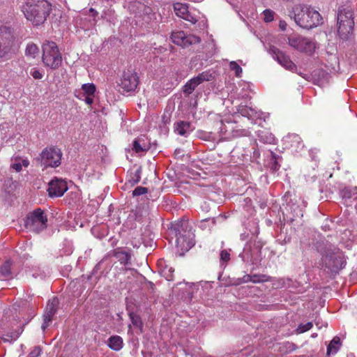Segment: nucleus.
<instances>
[{"instance_id": "obj_54", "label": "nucleus", "mask_w": 357, "mask_h": 357, "mask_svg": "<svg viewBox=\"0 0 357 357\" xmlns=\"http://www.w3.org/2000/svg\"><path fill=\"white\" fill-rule=\"evenodd\" d=\"M315 336H317V334L312 335V337H315Z\"/></svg>"}, {"instance_id": "obj_10", "label": "nucleus", "mask_w": 357, "mask_h": 357, "mask_svg": "<svg viewBox=\"0 0 357 357\" xmlns=\"http://www.w3.org/2000/svg\"><path fill=\"white\" fill-rule=\"evenodd\" d=\"M288 44L294 49L308 54H312L315 50V44L310 39L299 35L288 37Z\"/></svg>"}, {"instance_id": "obj_8", "label": "nucleus", "mask_w": 357, "mask_h": 357, "mask_svg": "<svg viewBox=\"0 0 357 357\" xmlns=\"http://www.w3.org/2000/svg\"><path fill=\"white\" fill-rule=\"evenodd\" d=\"M337 24L339 35L341 37L346 38L348 34L352 32L354 26L352 11L347 8L339 10Z\"/></svg>"}, {"instance_id": "obj_39", "label": "nucleus", "mask_w": 357, "mask_h": 357, "mask_svg": "<svg viewBox=\"0 0 357 357\" xmlns=\"http://www.w3.org/2000/svg\"><path fill=\"white\" fill-rule=\"evenodd\" d=\"M183 19L191 22L192 24H195L197 22V18L195 16H193L192 14H190L189 13V11H188L186 13V15H185V16L183 17Z\"/></svg>"}, {"instance_id": "obj_30", "label": "nucleus", "mask_w": 357, "mask_h": 357, "mask_svg": "<svg viewBox=\"0 0 357 357\" xmlns=\"http://www.w3.org/2000/svg\"><path fill=\"white\" fill-rule=\"evenodd\" d=\"M312 326H313V324L311 321L307 322L305 324H301L297 327L296 332L297 334L303 333L305 332L310 331L312 328Z\"/></svg>"}, {"instance_id": "obj_36", "label": "nucleus", "mask_w": 357, "mask_h": 357, "mask_svg": "<svg viewBox=\"0 0 357 357\" xmlns=\"http://www.w3.org/2000/svg\"><path fill=\"white\" fill-rule=\"evenodd\" d=\"M248 278H249L250 281H251L254 283L264 282L266 280L264 279V278H266V275H248Z\"/></svg>"}, {"instance_id": "obj_32", "label": "nucleus", "mask_w": 357, "mask_h": 357, "mask_svg": "<svg viewBox=\"0 0 357 357\" xmlns=\"http://www.w3.org/2000/svg\"><path fill=\"white\" fill-rule=\"evenodd\" d=\"M22 328H19L17 330L15 331H11L10 333H9L8 335H7V337L8 338H3V341L4 342H9L10 340L9 338L10 339V340H15L16 339H17L19 337V336L20 335V334L22 333Z\"/></svg>"}, {"instance_id": "obj_41", "label": "nucleus", "mask_w": 357, "mask_h": 357, "mask_svg": "<svg viewBox=\"0 0 357 357\" xmlns=\"http://www.w3.org/2000/svg\"><path fill=\"white\" fill-rule=\"evenodd\" d=\"M130 318L132 319V323L135 326H140L142 325L141 319H140V318L138 316L134 315V314H130Z\"/></svg>"}, {"instance_id": "obj_20", "label": "nucleus", "mask_w": 357, "mask_h": 357, "mask_svg": "<svg viewBox=\"0 0 357 357\" xmlns=\"http://www.w3.org/2000/svg\"><path fill=\"white\" fill-rule=\"evenodd\" d=\"M12 265L13 263L10 260H6L0 266V277L4 280L12 279L13 277Z\"/></svg>"}, {"instance_id": "obj_2", "label": "nucleus", "mask_w": 357, "mask_h": 357, "mask_svg": "<svg viewBox=\"0 0 357 357\" xmlns=\"http://www.w3.org/2000/svg\"><path fill=\"white\" fill-rule=\"evenodd\" d=\"M175 243L182 252L188 251L195 245V234L188 221H181L174 225Z\"/></svg>"}, {"instance_id": "obj_27", "label": "nucleus", "mask_w": 357, "mask_h": 357, "mask_svg": "<svg viewBox=\"0 0 357 357\" xmlns=\"http://www.w3.org/2000/svg\"><path fill=\"white\" fill-rule=\"evenodd\" d=\"M174 9L176 15L182 18L186 15V13L188 11V7L185 4H183L181 3H176L174 5Z\"/></svg>"}, {"instance_id": "obj_51", "label": "nucleus", "mask_w": 357, "mask_h": 357, "mask_svg": "<svg viewBox=\"0 0 357 357\" xmlns=\"http://www.w3.org/2000/svg\"><path fill=\"white\" fill-rule=\"evenodd\" d=\"M241 114L243 115V116H245L246 115V109H243L240 111Z\"/></svg>"}, {"instance_id": "obj_29", "label": "nucleus", "mask_w": 357, "mask_h": 357, "mask_svg": "<svg viewBox=\"0 0 357 357\" xmlns=\"http://www.w3.org/2000/svg\"><path fill=\"white\" fill-rule=\"evenodd\" d=\"M81 89L84 92V96H95L96 86L93 83L84 84Z\"/></svg>"}, {"instance_id": "obj_24", "label": "nucleus", "mask_w": 357, "mask_h": 357, "mask_svg": "<svg viewBox=\"0 0 357 357\" xmlns=\"http://www.w3.org/2000/svg\"><path fill=\"white\" fill-rule=\"evenodd\" d=\"M199 82H197V79L195 77H192V79H190L183 86V93L187 94V95H190L191 94L194 90L195 89V88L199 86Z\"/></svg>"}, {"instance_id": "obj_19", "label": "nucleus", "mask_w": 357, "mask_h": 357, "mask_svg": "<svg viewBox=\"0 0 357 357\" xmlns=\"http://www.w3.org/2000/svg\"><path fill=\"white\" fill-rule=\"evenodd\" d=\"M357 195V187L350 188H344L340 192V195L344 201V204L348 206L352 204L351 199L355 198V195Z\"/></svg>"}, {"instance_id": "obj_9", "label": "nucleus", "mask_w": 357, "mask_h": 357, "mask_svg": "<svg viewBox=\"0 0 357 357\" xmlns=\"http://www.w3.org/2000/svg\"><path fill=\"white\" fill-rule=\"evenodd\" d=\"M116 82L124 91L130 92L137 89L139 77L133 69L128 68L123 71L119 80Z\"/></svg>"}, {"instance_id": "obj_25", "label": "nucleus", "mask_w": 357, "mask_h": 357, "mask_svg": "<svg viewBox=\"0 0 357 357\" xmlns=\"http://www.w3.org/2000/svg\"><path fill=\"white\" fill-rule=\"evenodd\" d=\"M340 345V339L338 337H335L331 341L330 344L327 347V355L336 354L339 349Z\"/></svg>"}, {"instance_id": "obj_55", "label": "nucleus", "mask_w": 357, "mask_h": 357, "mask_svg": "<svg viewBox=\"0 0 357 357\" xmlns=\"http://www.w3.org/2000/svg\"><path fill=\"white\" fill-rule=\"evenodd\" d=\"M315 336H317V334L312 335V337H315Z\"/></svg>"}, {"instance_id": "obj_22", "label": "nucleus", "mask_w": 357, "mask_h": 357, "mask_svg": "<svg viewBox=\"0 0 357 357\" xmlns=\"http://www.w3.org/2000/svg\"><path fill=\"white\" fill-rule=\"evenodd\" d=\"M190 123L188 121H179L176 123L175 129L177 133L181 136H186L190 130Z\"/></svg>"}, {"instance_id": "obj_4", "label": "nucleus", "mask_w": 357, "mask_h": 357, "mask_svg": "<svg viewBox=\"0 0 357 357\" xmlns=\"http://www.w3.org/2000/svg\"><path fill=\"white\" fill-rule=\"evenodd\" d=\"M42 60L45 66L56 70L62 63V56L56 43L46 41L42 46Z\"/></svg>"}, {"instance_id": "obj_43", "label": "nucleus", "mask_w": 357, "mask_h": 357, "mask_svg": "<svg viewBox=\"0 0 357 357\" xmlns=\"http://www.w3.org/2000/svg\"><path fill=\"white\" fill-rule=\"evenodd\" d=\"M41 353V349L38 347H36L33 351L30 353V357H38L40 355Z\"/></svg>"}, {"instance_id": "obj_31", "label": "nucleus", "mask_w": 357, "mask_h": 357, "mask_svg": "<svg viewBox=\"0 0 357 357\" xmlns=\"http://www.w3.org/2000/svg\"><path fill=\"white\" fill-rule=\"evenodd\" d=\"M174 269L169 266H165L164 269L162 271V274L166 278L167 280H173V273Z\"/></svg>"}, {"instance_id": "obj_46", "label": "nucleus", "mask_w": 357, "mask_h": 357, "mask_svg": "<svg viewBox=\"0 0 357 357\" xmlns=\"http://www.w3.org/2000/svg\"><path fill=\"white\" fill-rule=\"evenodd\" d=\"M89 12L91 13V15L93 17V21H95V17L97 15V13L94 10L93 8H90Z\"/></svg>"}, {"instance_id": "obj_13", "label": "nucleus", "mask_w": 357, "mask_h": 357, "mask_svg": "<svg viewBox=\"0 0 357 357\" xmlns=\"http://www.w3.org/2000/svg\"><path fill=\"white\" fill-rule=\"evenodd\" d=\"M13 45V38L7 31L0 32V58L6 57L10 52Z\"/></svg>"}, {"instance_id": "obj_35", "label": "nucleus", "mask_w": 357, "mask_h": 357, "mask_svg": "<svg viewBox=\"0 0 357 357\" xmlns=\"http://www.w3.org/2000/svg\"><path fill=\"white\" fill-rule=\"evenodd\" d=\"M264 20L266 22H271L274 19V12L267 9L264 11Z\"/></svg>"}, {"instance_id": "obj_44", "label": "nucleus", "mask_w": 357, "mask_h": 357, "mask_svg": "<svg viewBox=\"0 0 357 357\" xmlns=\"http://www.w3.org/2000/svg\"><path fill=\"white\" fill-rule=\"evenodd\" d=\"M287 26V24L285 21H284V20L280 21L279 27L281 30H282V31L286 30Z\"/></svg>"}, {"instance_id": "obj_16", "label": "nucleus", "mask_w": 357, "mask_h": 357, "mask_svg": "<svg viewBox=\"0 0 357 357\" xmlns=\"http://www.w3.org/2000/svg\"><path fill=\"white\" fill-rule=\"evenodd\" d=\"M113 257L119 261L120 264L126 266L131 259L130 250L128 248H117L113 251Z\"/></svg>"}, {"instance_id": "obj_14", "label": "nucleus", "mask_w": 357, "mask_h": 357, "mask_svg": "<svg viewBox=\"0 0 357 357\" xmlns=\"http://www.w3.org/2000/svg\"><path fill=\"white\" fill-rule=\"evenodd\" d=\"M271 50L275 59L286 69L293 71L296 68L295 63L290 59L289 56L286 55L283 52L275 47L271 48Z\"/></svg>"}, {"instance_id": "obj_5", "label": "nucleus", "mask_w": 357, "mask_h": 357, "mask_svg": "<svg viewBox=\"0 0 357 357\" xmlns=\"http://www.w3.org/2000/svg\"><path fill=\"white\" fill-rule=\"evenodd\" d=\"M322 267L331 273H337L346 264L344 256L338 249L327 250L321 257Z\"/></svg>"}, {"instance_id": "obj_6", "label": "nucleus", "mask_w": 357, "mask_h": 357, "mask_svg": "<svg viewBox=\"0 0 357 357\" xmlns=\"http://www.w3.org/2000/svg\"><path fill=\"white\" fill-rule=\"evenodd\" d=\"M63 156L62 151L55 146L45 148L40 154V166L44 169L48 167L56 168L60 166Z\"/></svg>"}, {"instance_id": "obj_45", "label": "nucleus", "mask_w": 357, "mask_h": 357, "mask_svg": "<svg viewBox=\"0 0 357 357\" xmlns=\"http://www.w3.org/2000/svg\"><path fill=\"white\" fill-rule=\"evenodd\" d=\"M162 121L165 124L168 123L170 121V115H167L166 114H164L162 116Z\"/></svg>"}, {"instance_id": "obj_18", "label": "nucleus", "mask_w": 357, "mask_h": 357, "mask_svg": "<svg viewBox=\"0 0 357 357\" xmlns=\"http://www.w3.org/2000/svg\"><path fill=\"white\" fill-rule=\"evenodd\" d=\"M128 8L130 12L140 17L144 14H149L151 11L150 7L146 6L145 4L139 1L131 2L128 6Z\"/></svg>"}, {"instance_id": "obj_53", "label": "nucleus", "mask_w": 357, "mask_h": 357, "mask_svg": "<svg viewBox=\"0 0 357 357\" xmlns=\"http://www.w3.org/2000/svg\"><path fill=\"white\" fill-rule=\"evenodd\" d=\"M151 288H153V284L151 282Z\"/></svg>"}, {"instance_id": "obj_15", "label": "nucleus", "mask_w": 357, "mask_h": 357, "mask_svg": "<svg viewBox=\"0 0 357 357\" xmlns=\"http://www.w3.org/2000/svg\"><path fill=\"white\" fill-rule=\"evenodd\" d=\"M58 305L59 300L57 298H53L48 301L44 314V324L42 326L43 329L47 327L49 324L52 321L53 316L57 311Z\"/></svg>"}, {"instance_id": "obj_3", "label": "nucleus", "mask_w": 357, "mask_h": 357, "mask_svg": "<svg viewBox=\"0 0 357 357\" xmlns=\"http://www.w3.org/2000/svg\"><path fill=\"white\" fill-rule=\"evenodd\" d=\"M294 21L303 29H310L321 23L322 17L319 13L308 7H296L294 9Z\"/></svg>"}, {"instance_id": "obj_33", "label": "nucleus", "mask_w": 357, "mask_h": 357, "mask_svg": "<svg viewBox=\"0 0 357 357\" xmlns=\"http://www.w3.org/2000/svg\"><path fill=\"white\" fill-rule=\"evenodd\" d=\"M230 70L235 73V75L238 77H241L242 74V68L236 62L231 61L229 63Z\"/></svg>"}, {"instance_id": "obj_37", "label": "nucleus", "mask_w": 357, "mask_h": 357, "mask_svg": "<svg viewBox=\"0 0 357 357\" xmlns=\"http://www.w3.org/2000/svg\"><path fill=\"white\" fill-rule=\"evenodd\" d=\"M148 192V189L145 187L138 186L132 192L133 196H139Z\"/></svg>"}, {"instance_id": "obj_40", "label": "nucleus", "mask_w": 357, "mask_h": 357, "mask_svg": "<svg viewBox=\"0 0 357 357\" xmlns=\"http://www.w3.org/2000/svg\"><path fill=\"white\" fill-rule=\"evenodd\" d=\"M31 75L36 79H40L43 78V75L41 72H40L36 68H33L31 71Z\"/></svg>"}, {"instance_id": "obj_1", "label": "nucleus", "mask_w": 357, "mask_h": 357, "mask_svg": "<svg viewBox=\"0 0 357 357\" xmlns=\"http://www.w3.org/2000/svg\"><path fill=\"white\" fill-rule=\"evenodd\" d=\"M52 10L47 0H26L22 6L25 17L35 26L43 24Z\"/></svg>"}, {"instance_id": "obj_12", "label": "nucleus", "mask_w": 357, "mask_h": 357, "mask_svg": "<svg viewBox=\"0 0 357 357\" xmlns=\"http://www.w3.org/2000/svg\"><path fill=\"white\" fill-rule=\"evenodd\" d=\"M67 190V183L63 179L54 178L49 183L47 191L50 197H58L63 196Z\"/></svg>"}, {"instance_id": "obj_48", "label": "nucleus", "mask_w": 357, "mask_h": 357, "mask_svg": "<svg viewBox=\"0 0 357 357\" xmlns=\"http://www.w3.org/2000/svg\"><path fill=\"white\" fill-rule=\"evenodd\" d=\"M103 312H104V313H107V314H106L107 319H110V316H109L110 312H109V310L107 309V310H104Z\"/></svg>"}, {"instance_id": "obj_7", "label": "nucleus", "mask_w": 357, "mask_h": 357, "mask_svg": "<svg viewBox=\"0 0 357 357\" xmlns=\"http://www.w3.org/2000/svg\"><path fill=\"white\" fill-rule=\"evenodd\" d=\"M47 217L40 208L34 210L26 216L24 226L30 231L38 234L47 228Z\"/></svg>"}, {"instance_id": "obj_56", "label": "nucleus", "mask_w": 357, "mask_h": 357, "mask_svg": "<svg viewBox=\"0 0 357 357\" xmlns=\"http://www.w3.org/2000/svg\"><path fill=\"white\" fill-rule=\"evenodd\" d=\"M315 336H317V334L312 335V337H315Z\"/></svg>"}, {"instance_id": "obj_28", "label": "nucleus", "mask_w": 357, "mask_h": 357, "mask_svg": "<svg viewBox=\"0 0 357 357\" xmlns=\"http://www.w3.org/2000/svg\"><path fill=\"white\" fill-rule=\"evenodd\" d=\"M197 82L201 84L204 82L211 81L214 79L213 73L210 71H204L195 77Z\"/></svg>"}, {"instance_id": "obj_11", "label": "nucleus", "mask_w": 357, "mask_h": 357, "mask_svg": "<svg viewBox=\"0 0 357 357\" xmlns=\"http://www.w3.org/2000/svg\"><path fill=\"white\" fill-rule=\"evenodd\" d=\"M171 40L172 43L182 47H187L193 44H198L201 41L199 37L192 34L187 35L183 31L172 32Z\"/></svg>"}, {"instance_id": "obj_52", "label": "nucleus", "mask_w": 357, "mask_h": 357, "mask_svg": "<svg viewBox=\"0 0 357 357\" xmlns=\"http://www.w3.org/2000/svg\"><path fill=\"white\" fill-rule=\"evenodd\" d=\"M354 200H357V197H355V198H354ZM355 207L357 209V204L355 206Z\"/></svg>"}, {"instance_id": "obj_34", "label": "nucleus", "mask_w": 357, "mask_h": 357, "mask_svg": "<svg viewBox=\"0 0 357 357\" xmlns=\"http://www.w3.org/2000/svg\"><path fill=\"white\" fill-rule=\"evenodd\" d=\"M123 344V339L120 336H113V350H120Z\"/></svg>"}, {"instance_id": "obj_17", "label": "nucleus", "mask_w": 357, "mask_h": 357, "mask_svg": "<svg viewBox=\"0 0 357 357\" xmlns=\"http://www.w3.org/2000/svg\"><path fill=\"white\" fill-rule=\"evenodd\" d=\"M150 149V144L144 135L136 138L133 142L132 150L135 153L147 151Z\"/></svg>"}, {"instance_id": "obj_50", "label": "nucleus", "mask_w": 357, "mask_h": 357, "mask_svg": "<svg viewBox=\"0 0 357 357\" xmlns=\"http://www.w3.org/2000/svg\"><path fill=\"white\" fill-rule=\"evenodd\" d=\"M292 137L294 138V139L296 142H298V143H300V138L298 135H293Z\"/></svg>"}, {"instance_id": "obj_26", "label": "nucleus", "mask_w": 357, "mask_h": 357, "mask_svg": "<svg viewBox=\"0 0 357 357\" xmlns=\"http://www.w3.org/2000/svg\"><path fill=\"white\" fill-rule=\"evenodd\" d=\"M16 162L13 163L11 165V167L15 170L17 172H20L22 171V166L24 167H27L29 165V161L27 159L22 160L20 157L15 158Z\"/></svg>"}, {"instance_id": "obj_21", "label": "nucleus", "mask_w": 357, "mask_h": 357, "mask_svg": "<svg viewBox=\"0 0 357 357\" xmlns=\"http://www.w3.org/2000/svg\"><path fill=\"white\" fill-rule=\"evenodd\" d=\"M140 229H132L129 231L131 239V243L133 247H139L143 243L142 231Z\"/></svg>"}, {"instance_id": "obj_47", "label": "nucleus", "mask_w": 357, "mask_h": 357, "mask_svg": "<svg viewBox=\"0 0 357 357\" xmlns=\"http://www.w3.org/2000/svg\"><path fill=\"white\" fill-rule=\"evenodd\" d=\"M107 345L109 348L112 349V336L109 337L108 339H107Z\"/></svg>"}, {"instance_id": "obj_23", "label": "nucleus", "mask_w": 357, "mask_h": 357, "mask_svg": "<svg viewBox=\"0 0 357 357\" xmlns=\"http://www.w3.org/2000/svg\"><path fill=\"white\" fill-rule=\"evenodd\" d=\"M39 48L36 44L33 43H29L27 44L25 50L26 56L34 59L39 55Z\"/></svg>"}, {"instance_id": "obj_49", "label": "nucleus", "mask_w": 357, "mask_h": 357, "mask_svg": "<svg viewBox=\"0 0 357 357\" xmlns=\"http://www.w3.org/2000/svg\"><path fill=\"white\" fill-rule=\"evenodd\" d=\"M288 344L289 345V348L290 349H291V350L295 349L296 345L294 343H288Z\"/></svg>"}, {"instance_id": "obj_42", "label": "nucleus", "mask_w": 357, "mask_h": 357, "mask_svg": "<svg viewBox=\"0 0 357 357\" xmlns=\"http://www.w3.org/2000/svg\"><path fill=\"white\" fill-rule=\"evenodd\" d=\"M85 96V102L87 105L91 106L94 102L95 96Z\"/></svg>"}, {"instance_id": "obj_38", "label": "nucleus", "mask_w": 357, "mask_h": 357, "mask_svg": "<svg viewBox=\"0 0 357 357\" xmlns=\"http://www.w3.org/2000/svg\"><path fill=\"white\" fill-rule=\"evenodd\" d=\"M220 259L225 262H227L230 260V254L226 250H222L220 252Z\"/></svg>"}]
</instances>
